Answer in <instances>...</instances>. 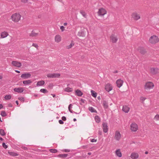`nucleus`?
Listing matches in <instances>:
<instances>
[{
	"instance_id": "nucleus-64",
	"label": "nucleus",
	"mask_w": 159,
	"mask_h": 159,
	"mask_svg": "<svg viewBox=\"0 0 159 159\" xmlns=\"http://www.w3.org/2000/svg\"><path fill=\"white\" fill-rule=\"evenodd\" d=\"M118 73L117 70H115L113 72L114 73Z\"/></svg>"
},
{
	"instance_id": "nucleus-2",
	"label": "nucleus",
	"mask_w": 159,
	"mask_h": 159,
	"mask_svg": "<svg viewBox=\"0 0 159 159\" xmlns=\"http://www.w3.org/2000/svg\"><path fill=\"white\" fill-rule=\"evenodd\" d=\"M159 41V39L157 36L156 35H153L150 37L149 39L150 43L152 44H155Z\"/></svg>"
},
{
	"instance_id": "nucleus-54",
	"label": "nucleus",
	"mask_w": 159,
	"mask_h": 159,
	"mask_svg": "<svg viewBox=\"0 0 159 159\" xmlns=\"http://www.w3.org/2000/svg\"><path fill=\"white\" fill-rule=\"evenodd\" d=\"M53 84H50L48 86V87L50 88L51 89H52L53 87Z\"/></svg>"
},
{
	"instance_id": "nucleus-42",
	"label": "nucleus",
	"mask_w": 159,
	"mask_h": 159,
	"mask_svg": "<svg viewBox=\"0 0 159 159\" xmlns=\"http://www.w3.org/2000/svg\"><path fill=\"white\" fill-rule=\"evenodd\" d=\"M154 119L157 121L159 120V115L157 114L154 117Z\"/></svg>"
},
{
	"instance_id": "nucleus-48",
	"label": "nucleus",
	"mask_w": 159,
	"mask_h": 159,
	"mask_svg": "<svg viewBox=\"0 0 159 159\" xmlns=\"http://www.w3.org/2000/svg\"><path fill=\"white\" fill-rule=\"evenodd\" d=\"M98 134L100 135H101L102 134V132L101 129H99V130H98Z\"/></svg>"
},
{
	"instance_id": "nucleus-40",
	"label": "nucleus",
	"mask_w": 159,
	"mask_h": 159,
	"mask_svg": "<svg viewBox=\"0 0 159 159\" xmlns=\"http://www.w3.org/2000/svg\"><path fill=\"white\" fill-rule=\"evenodd\" d=\"M49 151L52 153H56L57 152V150L55 149H50L49 150Z\"/></svg>"
},
{
	"instance_id": "nucleus-10",
	"label": "nucleus",
	"mask_w": 159,
	"mask_h": 159,
	"mask_svg": "<svg viewBox=\"0 0 159 159\" xmlns=\"http://www.w3.org/2000/svg\"><path fill=\"white\" fill-rule=\"evenodd\" d=\"M158 70L157 68L152 67L150 68V72L151 74L155 75L158 73Z\"/></svg>"
},
{
	"instance_id": "nucleus-15",
	"label": "nucleus",
	"mask_w": 159,
	"mask_h": 159,
	"mask_svg": "<svg viewBox=\"0 0 159 159\" xmlns=\"http://www.w3.org/2000/svg\"><path fill=\"white\" fill-rule=\"evenodd\" d=\"M102 128L103 131L105 133H107L108 131L107 124L106 123H103L102 124Z\"/></svg>"
},
{
	"instance_id": "nucleus-24",
	"label": "nucleus",
	"mask_w": 159,
	"mask_h": 159,
	"mask_svg": "<svg viewBox=\"0 0 159 159\" xmlns=\"http://www.w3.org/2000/svg\"><path fill=\"white\" fill-rule=\"evenodd\" d=\"M32 83V81L30 80H26L23 81V83L25 85L30 84Z\"/></svg>"
},
{
	"instance_id": "nucleus-59",
	"label": "nucleus",
	"mask_w": 159,
	"mask_h": 159,
	"mask_svg": "<svg viewBox=\"0 0 159 159\" xmlns=\"http://www.w3.org/2000/svg\"><path fill=\"white\" fill-rule=\"evenodd\" d=\"M82 147L83 148L85 149L86 148H87V146H82Z\"/></svg>"
},
{
	"instance_id": "nucleus-16",
	"label": "nucleus",
	"mask_w": 159,
	"mask_h": 159,
	"mask_svg": "<svg viewBox=\"0 0 159 159\" xmlns=\"http://www.w3.org/2000/svg\"><path fill=\"white\" fill-rule=\"evenodd\" d=\"M130 157L133 159H136L139 157V155L137 153L133 152L131 154Z\"/></svg>"
},
{
	"instance_id": "nucleus-3",
	"label": "nucleus",
	"mask_w": 159,
	"mask_h": 159,
	"mask_svg": "<svg viewBox=\"0 0 159 159\" xmlns=\"http://www.w3.org/2000/svg\"><path fill=\"white\" fill-rule=\"evenodd\" d=\"M21 16L19 14L15 13L12 15L11 18L13 21L15 22H17L20 20Z\"/></svg>"
},
{
	"instance_id": "nucleus-1",
	"label": "nucleus",
	"mask_w": 159,
	"mask_h": 159,
	"mask_svg": "<svg viewBox=\"0 0 159 159\" xmlns=\"http://www.w3.org/2000/svg\"><path fill=\"white\" fill-rule=\"evenodd\" d=\"M154 87V84L151 82L148 81L144 85V89L147 91H148L150 89H152Z\"/></svg>"
},
{
	"instance_id": "nucleus-34",
	"label": "nucleus",
	"mask_w": 159,
	"mask_h": 159,
	"mask_svg": "<svg viewBox=\"0 0 159 159\" xmlns=\"http://www.w3.org/2000/svg\"><path fill=\"white\" fill-rule=\"evenodd\" d=\"M91 95L94 98L96 97L97 93L94 91L93 90H91Z\"/></svg>"
},
{
	"instance_id": "nucleus-11",
	"label": "nucleus",
	"mask_w": 159,
	"mask_h": 159,
	"mask_svg": "<svg viewBox=\"0 0 159 159\" xmlns=\"http://www.w3.org/2000/svg\"><path fill=\"white\" fill-rule=\"evenodd\" d=\"M105 89L107 91L109 92L112 90V87L110 84H107L105 86Z\"/></svg>"
},
{
	"instance_id": "nucleus-55",
	"label": "nucleus",
	"mask_w": 159,
	"mask_h": 159,
	"mask_svg": "<svg viewBox=\"0 0 159 159\" xmlns=\"http://www.w3.org/2000/svg\"><path fill=\"white\" fill-rule=\"evenodd\" d=\"M72 104H70L69 105V106H68V109H70V108H71L72 107Z\"/></svg>"
},
{
	"instance_id": "nucleus-60",
	"label": "nucleus",
	"mask_w": 159,
	"mask_h": 159,
	"mask_svg": "<svg viewBox=\"0 0 159 159\" xmlns=\"http://www.w3.org/2000/svg\"><path fill=\"white\" fill-rule=\"evenodd\" d=\"M3 107V105L2 104H0V109H1Z\"/></svg>"
},
{
	"instance_id": "nucleus-43",
	"label": "nucleus",
	"mask_w": 159,
	"mask_h": 159,
	"mask_svg": "<svg viewBox=\"0 0 159 159\" xmlns=\"http://www.w3.org/2000/svg\"><path fill=\"white\" fill-rule=\"evenodd\" d=\"M18 99L22 101L23 102H24L25 101V99L24 97H20L18 98Z\"/></svg>"
},
{
	"instance_id": "nucleus-27",
	"label": "nucleus",
	"mask_w": 159,
	"mask_h": 159,
	"mask_svg": "<svg viewBox=\"0 0 159 159\" xmlns=\"http://www.w3.org/2000/svg\"><path fill=\"white\" fill-rule=\"evenodd\" d=\"M38 34V33H36L34 32V30H32L31 33L29 34V36L30 37H35Z\"/></svg>"
},
{
	"instance_id": "nucleus-44",
	"label": "nucleus",
	"mask_w": 159,
	"mask_h": 159,
	"mask_svg": "<svg viewBox=\"0 0 159 159\" xmlns=\"http://www.w3.org/2000/svg\"><path fill=\"white\" fill-rule=\"evenodd\" d=\"M2 147L5 149H6L7 148V146L6 145L5 143H3L2 144Z\"/></svg>"
},
{
	"instance_id": "nucleus-6",
	"label": "nucleus",
	"mask_w": 159,
	"mask_h": 159,
	"mask_svg": "<svg viewBox=\"0 0 159 159\" xmlns=\"http://www.w3.org/2000/svg\"><path fill=\"white\" fill-rule=\"evenodd\" d=\"M60 75L59 74H49L47 75V76L48 78H58L60 77Z\"/></svg>"
},
{
	"instance_id": "nucleus-39",
	"label": "nucleus",
	"mask_w": 159,
	"mask_h": 159,
	"mask_svg": "<svg viewBox=\"0 0 159 159\" xmlns=\"http://www.w3.org/2000/svg\"><path fill=\"white\" fill-rule=\"evenodd\" d=\"M11 98V96L10 95H6L5 97L4 98L6 100L10 99Z\"/></svg>"
},
{
	"instance_id": "nucleus-17",
	"label": "nucleus",
	"mask_w": 159,
	"mask_h": 159,
	"mask_svg": "<svg viewBox=\"0 0 159 159\" xmlns=\"http://www.w3.org/2000/svg\"><path fill=\"white\" fill-rule=\"evenodd\" d=\"M133 18L136 20L139 19L140 18V16L139 14L136 13H134L132 15Z\"/></svg>"
},
{
	"instance_id": "nucleus-53",
	"label": "nucleus",
	"mask_w": 159,
	"mask_h": 159,
	"mask_svg": "<svg viewBox=\"0 0 159 159\" xmlns=\"http://www.w3.org/2000/svg\"><path fill=\"white\" fill-rule=\"evenodd\" d=\"M64 151L66 152H70V150L69 149H65L64 150Z\"/></svg>"
},
{
	"instance_id": "nucleus-8",
	"label": "nucleus",
	"mask_w": 159,
	"mask_h": 159,
	"mask_svg": "<svg viewBox=\"0 0 159 159\" xmlns=\"http://www.w3.org/2000/svg\"><path fill=\"white\" fill-rule=\"evenodd\" d=\"M11 64L12 65L17 67H20L22 65L20 62L16 61H13Z\"/></svg>"
},
{
	"instance_id": "nucleus-56",
	"label": "nucleus",
	"mask_w": 159,
	"mask_h": 159,
	"mask_svg": "<svg viewBox=\"0 0 159 159\" xmlns=\"http://www.w3.org/2000/svg\"><path fill=\"white\" fill-rule=\"evenodd\" d=\"M22 148L23 149H24L25 150H27V148L25 147H22Z\"/></svg>"
},
{
	"instance_id": "nucleus-62",
	"label": "nucleus",
	"mask_w": 159,
	"mask_h": 159,
	"mask_svg": "<svg viewBox=\"0 0 159 159\" xmlns=\"http://www.w3.org/2000/svg\"><path fill=\"white\" fill-rule=\"evenodd\" d=\"M15 71L17 72V73H20V71H19V70H15Z\"/></svg>"
},
{
	"instance_id": "nucleus-9",
	"label": "nucleus",
	"mask_w": 159,
	"mask_h": 159,
	"mask_svg": "<svg viewBox=\"0 0 159 159\" xmlns=\"http://www.w3.org/2000/svg\"><path fill=\"white\" fill-rule=\"evenodd\" d=\"M31 76V75L30 73L23 74L21 75V77L24 79L30 78Z\"/></svg>"
},
{
	"instance_id": "nucleus-28",
	"label": "nucleus",
	"mask_w": 159,
	"mask_h": 159,
	"mask_svg": "<svg viewBox=\"0 0 159 159\" xmlns=\"http://www.w3.org/2000/svg\"><path fill=\"white\" fill-rule=\"evenodd\" d=\"M89 110L91 112H94L97 113V111L95 109L92 107H89Z\"/></svg>"
},
{
	"instance_id": "nucleus-25",
	"label": "nucleus",
	"mask_w": 159,
	"mask_h": 159,
	"mask_svg": "<svg viewBox=\"0 0 159 159\" xmlns=\"http://www.w3.org/2000/svg\"><path fill=\"white\" fill-rule=\"evenodd\" d=\"M55 39L56 42L57 43L60 42L61 40L60 36L58 35H56L55 37Z\"/></svg>"
},
{
	"instance_id": "nucleus-13",
	"label": "nucleus",
	"mask_w": 159,
	"mask_h": 159,
	"mask_svg": "<svg viewBox=\"0 0 159 159\" xmlns=\"http://www.w3.org/2000/svg\"><path fill=\"white\" fill-rule=\"evenodd\" d=\"M110 39L113 43H116L118 40V39L116 36L114 34H112L110 36Z\"/></svg>"
},
{
	"instance_id": "nucleus-26",
	"label": "nucleus",
	"mask_w": 159,
	"mask_h": 159,
	"mask_svg": "<svg viewBox=\"0 0 159 159\" xmlns=\"http://www.w3.org/2000/svg\"><path fill=\"white\" fill-rule=\"evenodd\" d=\"M76 94L79 96L80 97L83 95L82 92L79 89L75 91Z\"/></svg>"
},
{
	"instance_id": "nucleus-51",
	"label": "nucleus",
	"mask_w": 159,
	"mask_h": 159,
	"mask_svg": "<svg viewBox=\"0 0 159 159\" xmlns=\"http://www.w3.org/2000/svg\"><path fill=\"white\" fill-rule=\"evenodd\" d=\"M97 141V140L95 139H92L91 140V142H96Z\"/></svg>"
},
{
	"instance_id": "nucleus-4",
	"label": "nucleus",
	"mask_w": 159,
	"mask_h": 159,
	"mask_svg": "<svg viewBox=\"0 0 159 159\" xmlns=\"http://www.w3.org/2000/svg\"><path fill=\"white\" fill-rule=\"evenodd\" d=\"M131 130L134 132L136 131L138 129V126L135 123H132L130 125Z\"/></svg>"
},
{
	"instance_id": "nucleus-21",
	"label": "nucleus",
	"mask_w": 159,
	"mask_h": 159,
	"mask_svg": "<svg viewBox=\"0 0 159 159\" xmlns=\"http://www.w3.org/2000/svg\"><path fill=\"white\" fill-rule=\"evenodd\" d=\"M8 35V33L7 32L4 31L1 33V36L2 38H4L7 37Z\"/></svg>"
},
{
	"instance_id": "nucleus-45",
	"label": "nucleus",
	"mask_w": 159,
	"mask_h": 159,
	"mask_svg": "<svg viewBox=\"0 0 159 159\" xmlns=\"http://www.w3.org/2000/svg\"><path fill=\"white\" fill-rule=\"evenodd\" d=\"M64 28H65L63 26H61L60 27V29L62 32L63 31L65 30Z\"/></svg>"
},
{
	"instance_id": "nucleus-50",
	"label": "nucleus",
	"mask_w": 159,
	"mask_h": 159,
	"mask_svg": "<svg viewBox=\"0 0 159 159\" xmlns=\"http://www.w3.org/2000/svg\"><path fill=\"white\" fill-rule=\"evenodd\" d=\"M21 2L24 3H26L28 2V0H21Z\"/></svg>"
},
{
	"instance_id": "nucleus-35",
	"label": "nucleus",
	"mask_w": 159,
	"mask_h": 159,
	"mask_svg": "<svg viewBox=\"0 0 159 159\" xmlns=\"http://www.w3.org/2000/svg\"><path fill=\"white\" fill-rule=\"evenodd\" d=\"M68 156L67 154H60L58 155V156L62 158H65Z\"/></svg>"
},
{
	"instance_id": "nucleus-41",
	"label": "nucleus",
	"mask_w": 159,
	"mask_h": 159,
	"mask_svg": "<svg viewBox=\"0 0 159 159\" xmlns=\"http://www.w3.org/2000/svg\"><path fill=\"white\" fill-rule=\"evenodd\" d=\"M1 115L3 117L6 116L7 115V114L4 111H1Z\"/></svg>"
},
{
	"instance_id": "nucleus-23",
	"label": "nucleus",
	"mask_w": 159,
	"mask_h": 159,
	"mask_svg": "<svg viewBox=\"0 0 159 159\" xmlns=\"http://www.w3.org/2000/svg\"><path fill=\"white\" fill-rule=\"evenodd\" d=\"M78 35L80 37H84L85 36V33L83 31H80L78 32Z\"/></svg>"
},
{
	"instance_id": "nucleus-19",
	"label": "nucleus",
	"mask_w": 159,
	"mask_h": 159,
	"mask_svg": "<svg viewBox=\"0 0 159 159\" xmlns=\"http://www.w3.org/2000/svg\"><path fill=\"white\" fill-rule=\"evenodd\" d=\"M130 110V108L126 106H124L122 108V111L128 113Z\"/></svg>"
},
{
	"instance_id": "nucleus-63",
	"label": "nucleus",
	"mask_w": 159,
	"mask_h": 159,
	"mask_svg": "<svg viewBox=\"0 0 159 159\" xmlns=\"http://www.w3.org/2000/svg\"><path fill=\"white\" fill-rule=\"evenodd\" d=\"M67 25V23L66 22H65L64 23V26H66Z\"/></svg>"
},
{
	"instance_id": "nucleus-61",
	"label": "nucleus",
	"mask_w": 159,
	"mask_h": 159,
	"mask_svg": "<svg viewBox=\"0 0 159 159\" xmlns=\"http://www.w3.org/2000/svg\"><path fill=\"white\" fill-rule=\"evenodd\" d=\"M81 100V101L82 102H83V103H84V99H81V100Z\"/></svg>"
},
{
	"instance_id": "nucleus-36",
	"label": "nucleus",
	"mask_w": 159,
	"mask_h": 159,
	"mask_svg": "<svg viewBox=\"0 0 159 159\" xmlns=\"http://www.w3.org/2000/svg\"><path fill=\"white\" fill-rule=\"evenodd\" d=\"M0 134L2 136H4L6 134L4 130L2 129H0Z\"/></svg>"
},
{
	"instance_id": "nucleus-20",
	"label": "nucleus",
	"mask_w": 159,
	"mask_h": 159,
	"mask_svg": "<svg viewBox=\"0 0 159 159\" xmlns=\"http://www.w3.org/2000/svg\"><path fill=\"white\" fill-rule=\"evenodd\" d=\"M116 154L117 156L119 157H121L122 156L120 149H118L116 150Z\"/></svg>"
},
{
	"instance_id": "nucleus-29",
	"label": "nucleus",
	"mask_w": 159,
	"mask_h": 159,
	"mask_svg": "<svg viewBox=\"0 0 159 159\" xmlns=\"http://www.w3.org/2000/svg\"><path fill=\"white\" fill-rule=\"evenodd\" d=\"M8 153L10 155L13 156H16L18 155V154L14 152H8Z\"/></svg>"
},
{
	"instance_id": "nucleus-58",
	"label": "nucleus",
	"mask_w": 159,
	"mask_h": 159,
	"mask_svg": "<svg viewBox=\"0 0 159 159\" xmlns=\"http://www.w3.org/2000/svg\"><path fill=\"white\" fill-rule=\"evenodd\" d=\"M8 106L9 107H11L12 106V105L11 103H9V104H8Z\"/></svg>"
},
{
	"instance_id": "nucleus-33",
	"label": "nucleus",
	"mask_w": 159,
	"mask_h": 159,
	"mask_svg": "<svg viewBox=\"0 0 159 159\" xmlns=\"http://www.w3.org/2000/svg\"><path fill=\"white\" fill-rule=\"evenodd\" d=\"M103 105L104 108L105 109L107 108L108 107L107 103L106 101H103Z\"/></svg>"
},
{
	"instance_id": "nucleus-32",
	"label": "nucleus",
	"mask_w": 159,
	"mask_h": 159,
	"mask_svg": "<svg viewBox=\"0 0 159 159\" xmlns=\"http://www.w3.org/2000/svg\"><path fill=\"white\" fill-rule=\"evenodd\" d=\"M80 13L84 18H86V14L85 12L83 10H80Z\"/></svg>"
},
{
	"instance_id": "nucleus-47",
	"label": "nucleus",
	"mask_w": 159,
	"mask_h": 159,
	"mask_svg": "<svg viewBox=\"0 0 159 159\" xmlns=\"http://www.w3.org/2000/svg\"><path fill=\"white\" fill-rule=\"evenodd\" d=\"M62 120L63 121H66V118L65 116H63L61 117Z\"/></svg>"
},
{
	"instance_id": "nucleus-37",
	"label": "nucleus",
	"mask_w": 159,
	"mask_h": 159,
	"mask_svg": "<svg viewBox=\"0 0 159 159\" xmlns=\"http://www.w3.org/2000/svg\"><path fill=\"white\" fill-rule=\"evenodd\" d=\"M40 92L44 93H48V91L46 89H42L40 90Z\"/></svg>"
},
{
	"instance_id": "nucleus-22",
	"label": "nucleus",
	"mask_w": 159,
	"mask_h": 159,
	"mask_svg": "<svg viewBox=\"0 0 159 159\" xmlns=\"http://www.w3.org/2000/svg\"><path fill=\"white\" fill-rule=\"evenodd\" d=\"M45 84V82L43 80H41L38 81L36 84L37 86H41Z\"/></svg>"
},
{
	"instance_id": "nucleus-7",
	"label": "nucleus",
	"mask_w": 159,
	"mask_h": 159,
	"mask_svg": "<svg viewBox=\"0 0 159 159\" xmlns=\"http://www.w3.org/2000/svg\"><path fill=\"white\" fill-rule=\"evenodd\" d=\"M138 51L142 55L145 54L147 52L145 49L142 47H139L137 49Z\"/></svg>"
},
{
	"instance_id": "nucleus-38",
	"label": "nucleus",
	"mask_w": 159,
	"mask_h": 159,
	"mask_svg": "<svg viewBox=\"0 0 159 159\" xmlns=\"http://www.w3.org/2000/svg\"><path fill=\"white\" fill-rule=\"evenodd\" d=\"M74 45V43L73 42V41H72L70 44L69 45L67 46V48L70 49Z\"/></svg>"
},
{
	"instance_id": "nucleus-57",
	"label": "nucleus",
	"mask_w": 159,
	"mask_h": 159,
	"mask_svg": "<svg viewBox=\"0 0 159 159\" xmlns=\"http://www.w3.org/2000/svg\"><path fill=\"white\" fill-rule=\"evenodd\" d=\"M70 111L71 113H72L74 112V113H75V114H77V113L76 112H74V111H72V110H70Z\"/></svg>"
},
{
	"instance_id": "nucleus-31",
	"label": "nucleus",
	"mask_w": 159,
	"mask_h": 159,
	"mask_svg": "<svg viewBox=\"0 0 159 159\" xmlns=\"http://www.w3.org/2000/svg\"><path fill=\"white\" fill-rule=\"evenodd\" d=\"M64 91L66 92H71L73 91L72 88H70L69 87H67L64 89Z\"/></svg>"
},
{
	"instance_id": "nucleus-12",
	"label": "nucleus",
	"mask_w": 159,
	"mask_h": 159,
	"mask_svg": "<svg viewBox=\"0 0 159 159\" xmlns=\"http://www.w3.org/2000/svg\"><path fill=\"white\" fill-rule=\"evenodd\" d=\"M123 83V81L120 79L118 80L116 82L117 86L119 88L122 85Z\"/></svg>"
},
{
	"instance_id": "nucleus-5",
	"label": "nucleus",
	"mask_w": 159,
	"mask_h": 159,
	"mask_svg": "<svg viewBox=\"0 0 159 159\" xmlns=\"http://www.w3.org/2000/svg\"><path fill=\"white\" fill-rule=\"evenodd\" d=\"M98 13L99 16H103L107 13V11L104 9L101 8L99 9Z\"/></svg>"
},
{
	"instance_id": "nucleus-18",
	"label": "nucleus",
	"mask_w": 159,
	"mask_h": 159,
	"mask_svg": "<svg viewBox=\"0 0 159 159\" xmlns=\"http://www.w3.org/2000/svg\"><path fill=\"white\" fill-rule=\"evenodd\" d=\"M13 90L15 92L21 93L23 92L24 89L23 88H15Z\"/></svg>"
},
{
	"instance_id": "nucleus-46",
	"label": "nucleus",
	"mask_w": 159,
	"mask_h": 159,
	"mask_svg": "<svg viewBox=\"0 0 159 159\" xmlns=\"http://www.w3.org/2000/svg\"><path fill=\"white\" fill-rule=\"evenodd\" d=\"M59 123L60 124H64V122L62 120H59Z\"/></svg>"
},
{
	"instance_id": "nucleus-14",
	"label": "nucleus",
	"mask_w": 159,
	"mask_h": 159,
	"mask_svg": "<svg viewBox=\"0 0 159 159\" xmlns=\"http://www.w3.org/2000/svg\"><path fill=\"white\" fill-rule=\"evenodd\" d=\"M114 137L117 140H119L121 138V134L118 131H116Z\"/></svg>"
},
{
	"instance_id": "nucleus-30",
	"label": "nucleus",
	"mask_w": 159,
	"mask_h": 159,
	"mask_svg": "<svg viewBox=\"0 0 159 159\" xmlns=\"http://www.w3.org/2000/svg\"><path fill=\"white\" fill-rule=\"evenodd\" d=\"M95 119L96 122L99 123L100 121V119L98 116H96L95 117Z\"/></svg>"
},
{
	"instance_id": "nucleus-49",
	"label": "nucleus",
	"mask_w": 159,
	"mask_h": 159,
	"mask_svg": "<svg viewBox=\"0 0 159 159\" xmlns=\"http://www.w3.org/2000/svg\"><path fill=\"white\" fill-rule=\"evenodd\" d=\"M32 46L34 47L37 48L38 47V45L37 44L33 43L32 44Z\"/></svg>"
},
{
	"instance_id": "nucleus-52",
	"label": "nucleus",
	"mask_w": 159,
	"mask_h": 159,
	"mask_svg": "<svg viewBox=\"0 0 159 159\" xmlns=\"http://www.w3.org/2000/svg\"><path fill=\"white\" fill-rule=\"evenodd\" d=\"M146 99V98L143 97H141L140 98V99L142 100V101H144L145 99Z\"/></svg>"
}]
</instances>
